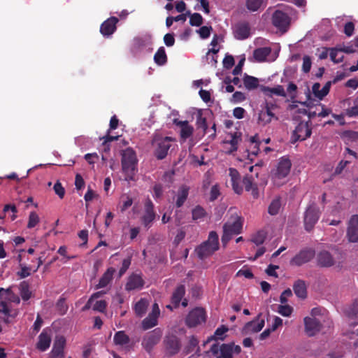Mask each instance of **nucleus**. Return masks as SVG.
Wrapping results in <instances>:
<instances>
[{
  "label": "nucleus",
  "instance_id": "nucleus-56",
  "mask_svg": "<svg viewBox=\"0 0 358 358\" xmlns=\"http://www.w3.org/2000/svg\"><path fill=\"white\" fill-rule=\"evenodd\" d=\"M234 63V59L232 55H227L223 59V66L227 69L232 68Z\"/></svg>",
  "mask_w": 358,
  "mask_h": 358
},
{
  "label": "nucleus",
  "instance_id": "nucleus-44",
  "mask_svg": "<svg viewBox=\"0 0 358 358\" xmlns=\"http://www.w3.org/2000/svg\"><path fill=\"white\" fill-rule=\"evenodd\" d=\"M266 238V233L264 231H259L255 234L251 238V241L257 246L262 245Z\"/></svg>",
  "mask_w": 358,
  "mask_h": 358
},
{
  "label": "nucleus",
  "instance_id": "nucleus-14",
  "mask_svg": "<svg viewBox=\"0 0 358 358\" xmlns=\"http://www.w3.org/2000/svg\"><path fill=\"white\" fill-rule=\"evenodd\" d=\"M346 237L350 243L358 242V215H352L348 224Z\"/></svg>",
  "mask_w": 358,
  "mask_h": 358
},
{
  "label": "nucleus",
  "instance_id": "nucleus-48",
  "mask_svg": "<svg viewBox=\"0 0 358 358\" xmlns=\"http://www.w3.org/2000/svg\"><path fill=\"white\" fill-rule=\"evenodd\" d=\"M189 24L192 26L199 27L203 24V17L201 14L194 13L189 17Z\"/></svg>",
  "mask_w": 358,
  "mask_h": 358
},
{
  "label": "nucleus",
  "instance_id": "nucleus-51",
  "mask_svg": "<svg viewBox=\"0 0 358 358\" xmlns=\"http://www.w3.org/2000/svg\"><path fill=\"white\" fill-rule=\"evenodd\" d=\"M345 115L349 117H358V103H355L352 107L348 108L345 111Z\"/></svg>",
  "mask_w": 358,
  "mask_h": 358
},
{
  "label": "nucleus",
  "instance_id": "nucleus-55",
  "mask_svg": "<svg viewBox=\"0 0 358 358\" xmlns=\"http://www.w3.org/2000/svg\"><path fill=\"white\" fill-rule=\"evenodd\" d=\"M311 59L309 56H304L303 58L302 71L304 73H308L311 69Z\"/></svg>",
  "mask_w": 358,
  "mask_h": 358
},
{
  "label": "nucleus",
  "instance_id": "nucleus-43",
  "mask_svg": "<svg viewBox=\"0 0 358 358\" xmlns=\"http://www.w3.org/2000/svg\"><path fill=\"white\" fill-rule=\"evenodd\" d=\"M329 56L331 60L336 64L341 62L344 57L341 54V49L336 48H330Z\"/></svg>",
  "mask_w": 358,
  "mask_h": 358
},
{
  "label": "nucleus",
  "instance_id": "nucleus-33",
  "mask_svg": "<svg viewBox=\"0 0 358 358\" xmlns=\"http://www.w3.org/2000/svg\"><path fill=\"white\" fill-rule=\"evenodd\" d=\"M241 141V133L234 132L231 134V139L229 141H224V143H229L230 148L227 151V153L231 154L236 151L238 149V145Z\"/></svg>",
  "mask_w": 358,
  "mask_h": 358
},
{
  "label": "nucleus",
  "instance_id": "nucleus-15",
  "mask_svg": "<svg viewBox=\"0 0 358 358\" xmlns=\"http://www.w3.org/2000/svg\"><path fill=\"white\" fill-rule=\"evenodd\" d=\"M305 331L308 336H313L318 333L322 327L321 322L315 317H306L303 319Z\"/></svg>",
  "mask_w": 358,
  "mask_h": 358
},
{
  "label": "nucleus",
  "instance_id": "nucleus-23",
  "mask_svg": "<svg viewBox=\"0 0 358 358\" xmlns=\"http://www.w3.org/2000/svg\"><path fill=\"white\" fill-rule=\"evenodd\" d=\"M243 229V219L236 216L233 222H227L223 226V229L227 230L234 235L241 233Z\"/></svg>",
  "mask_w": 358,
  "mask_h": 358
},
{
  "label": "nucleus",
  "instance_id": "nucleus-61",
  "mask_svg": "<svg viewBox=\"0 0 358 358\" xmlns=\"http://www.w3.org/2000/svg\"><path fill=\"white\" fill-rule=\"evenodd\" d=\"M106 306H107V303L105 301H103V300L97 301H96V303H94V305L93 306V310L103 313L106 310Z\"/></svg>",
  "mask_w": 358,
  "mask_h": 358
},
{
  "label": "nucleus",
  "instance_id": "nucleus-41",
  "mask_svg": "<svg viewBox=\"0 0 358 358\" xmlns=\"http://www.w3.org/2000/svg\"><path fill=\"white\" fill-rule=\"evenodd\" d=\"M196 126L197 129H201L203 134H205L208 129V124L206 118L203 117L202 113L199 111L196 115Z\"/></svg>",
  "mask_w": 358,
  "mask_h": 358
},
{
  "label": "nucleus",
  "instance_id": "nucleus-42",
  "mask_svg": "<svg viewBox=\"0 0 358 358\" xmlns=\"http://www.w3.org/2000/svg\"><path fill=\"white\" fill-rule=\"evenodd\" d=\"M157 324V317L149 314L142 322V327L144 330L151 329Z\"/></svg>",
  "mask_w": 358,
  "mask_h": 358
},
{
  "label": "nucleus",
  "instance_id": "nucleus-60",
  "mask_svg": "<svg viewBox=\"0 0 358 358\" xmlns=\"http://www.w3.org/2000/svg\"><path fill=\"white\" fill-rule=\"evenodd\" d=\"M350 162L348 160H341L338 166L336 167L334 174V175H339L341 174L343 171L344 170L345 167L350 164Z\"/></svg>",
  "mask_w": 358,
  "mask_h": 358
},
{
  "label": "nucleus",
  "instance_id": "nucleus-5",
  "mask_svg": "<svg viewBox=\"0 0 358 358\" xmlns=\"http://www.w3.org/2000/svg\"><path fill=\"white\" fill-rule=\"evenodd\" d=\"M162 332L159 328L147 333L143 338L142 346L148 353L151 352L154 347L160 341Z\"/></svg>",
  "mask_w": 358,
  "mask_h": 358
},
{
  "label": "nucleus",
  "instance_id": "nucleus-29",
  "mask_svg": "<svg viewBox=\"0 0 358 358\" xmlns=\"http://www.w3.org/2000/svg\"><path fill=\"white\" fill-rule=\"evenodd\" d=\"M189 190V188L185 185H182L179 187L175 204L177 208H180L183 206L188 197Z\"/></svg>",
  "mask_w": 358,
  "mask_h": 358
},
{
  "label": "nucleus",
  "instance_id": "nucleus-9",
  "mask_svg": "<svg viewBox=\"0 0 358 358\" xmlns=\"http://www.w3.org/2000/svg\"><path fill=\"white\" fill-rule=\"evenodd\" d=\"M315 256V251L312 248H305L299 251L291 260L290 264L300 266L309 262Z\"/></svg>",
  "mask_w": 358,
  "mask_h": 358
},
{
  "label": "nucleus",
  "instance_id": "nucleus-6",
  "mask_svg": "<svg viewBox=\"0 0 358 358\" xmlns=\"http://www.w3.org/2000/svg\"><path fill=\"white\" fill-rule=\"evenodd\" d=\"M163 344L166 355L170 357L178 354L181 348L180 338L172 334L164 337Z\"/></svg>",
  "mask_w": 358,
  "mask_h": 358
},
{
  "label": "nucleus",
  "instance_id": "nucleus-7",
  "mask_svg": "<svg viewBox=\"0 0 358 358\" xmlns=\"http://www.w3.org/2000/svg\"><path fill=\"white\" fill-rule=\"evenodd\" d=\"M206 319V311L202 308H196L192 310L185 319V324L189 327H194L205 322Z\"/></svg>",
  "mask_w": 358,
  "mask_h": 358
},
{
  "label": "nucleus",
  "instance_id": "nucleus-17",
  "mask_svg": "<svg viewBox=\"0 0 358 358\" xmlns=\"http://www.w3.org/2000/svg\"><path fill=\"white\" fill-rule=\"evenodd\" d=\"M234 38L238 40H245L250 36V27L247 22L237 23L233 28Z\"/></svg>",
  "mask_w": 358,
  "mask_h": 358
},
{
  "label": "nucleus",
  "instance_id": "nucleus-63",
  "mask_svg": "<svg viewBox=\"0 0 358 358\" xmlns=\"http://www.w3.org/2000/svg\"><path fill=\"white\" fill-rule=\"evenodd\" d=\"M153 196L155 199H159L162 196L163 187L161 184H155L153 187Z\"/></svg>",
  "mask_w": 358,
  "mask_h": 358
},
{
  "label": "nucleus",
  "instance_id": "nucleus-46",
  "mask_svg": "<svg viewBox=\"0 0 358 358\" xmlns=\"http://www.w3.org/2000/svg\"><path fill=\"white\" fill-rule=\"evenodd\" d=\"M192 219L194 220H197L203 218L206 215V212L205 209L201 206H196L194 208L192 209Z\"/></svg>",
  "mask_w": 358,
  "mask_h": 358
},
{
  "label": "nucleus",
  "instance_id": "nucleus-36",
  "mask_svg": "<svg viewBox=\"0 0 358 358\" xmlns=\"http://www.w3.org/2000/svg\"><path fill=\"white\" fill-rule=\"evenodd\" d=\"M155 62L159 65H164L167 62V56L164 47H160L154 55Z\"/></svg>",
  "mask_w": 358,
  "mask_h": 358
},
{
  "label": "nucleus",
  "instance_id": "nucleus-45",
  "mask_svg": "<svg viewBox=\"0 0 358 358\" xmlns=\"http://www.w3.org/2000/svg\"><path fill=\"white\" fill-rule=\"evenodd\" d=\"M264 0H247L246 7L252 12L258 10L263 5Z\"/></svg>",
  "mask_w": 358,
  "mask_h": 358
},
{
  "label": "nucleus",
  "instance_id": "nucleus-35",
  "mask_svg": "<svg viewBox=\"0 0 358 358\" xmlns=\"http://www.w3.org/2000/svg\"><path fill=\"white\" fill-rule=\"evenodd\" d=\"M229 329L224 325H222L221 327H218L214 334L210 337L208 338L206 342H210L212 341H217V340H222L223 341L224 339V334L228 331Z\"/></svg>",
  "mask_w": 358,
  "mask_h": 358
},
{
  "label": "nucleus",
  "instance_id": "nucleus-52",
  "mask_svg": "<svg viewBox=\"0 0 358 358\" xmlns=\"http://www.w3.org/2000/svg\"><path fill=\"white\" fill-rule=\"evenodd\" d=\"M212 29L211 27L203 26L197 31V32L201 38L206 39L210 36Z\"/></svg>",
  "mask_w": 358,
  "mask_h": 358
},
{
  "label": "nucleus",
  "instance_id": "nucleus-1",
  "mask_svg": "<svg viewBox=\"0 0 358 358\" xmlns=\"http://www.w3.org/2000/svg\"><path fill=\"white\" fill-rule=\"evenodd\" d=\"M137 158L133 149L128 148L122 153V169L125 176V180L134 181L137 173Z\"/></svg>",
  "mask_w": 358,
  "mask_h": 358
},
{
  "label": "nucleus",
  "instance_id": "nucleus-31",
  "mask_svg": "<svg viewBox=\"0 0 358 358\" xmlns=\"http://www.w3.org/2000/svg\"><path fill=\"white\" fill-rule=\"evenodd\" d=\"M185 294V287L183 285H178L171 296V303L174 308L179 307L180 303Z\"/></svg>",
  "mask_w": 358,
  "mask_h": 358
},
{
  "label": "nucleus",
  "instance_id": "nucleus-27",
  "mask_svg": "<svg viewBox=\"0 0 358 358\" xmlns=\"http://www.w3.org/2000/svg\"><path fill=\"white\" fill-rule=\"evenodd\" d=\"M243 184L245 187V189L247 192H250L254 199H257L259 197V189L257 185L254 182L253 178L252 176H245L243 178Z\"/></svg>",
  "mask_w": 358,
  "mask_h": 358
},
{
  "label": "nucleus",
  "instance_id": "nucleus-54",
  "mask_svg": "<svg viewBox=\"0 0 358 358\" xmlns=\"http://www.w3.org/2000/svg\"><path fill=\"white\" fill-rule=\"evenodd\" d=\"M53 189H54V191L55 192V194L57 195H58V196L60 198V199H62L64 196V194H65V189L64 188L62 187V184L60 182L57 181L55 185H54V187H53Z\"/></svg>",
  "mask_w": 358,
  "mask_h": 358
},
{
  "label": "nucleus",
  "instance_id": "nucleus-59",
  "mask_svg": "<svg viewBox=\"0 0 358 358\" xmlns=\"http://www.w3.org/2000/svg\"><path fill=\"white\" fill-rule=\"evenodd\" d=\"M270 92L275 95L285 97L287 96L284 87L282 85H278L275 87L271 88Z\"/></svg>",
  "mask_w": 358,
  "mask_h": 358
},
{
  "label": "nucleus",
  "instance_id": "nucleus-16",
  "mask_svg": "<svg viewBox=\"0 0 358 358\" xmlns=\"http://www.w3.org/2000/svg\"><path fill=\"white\" fill-rule=\"evenodd\" d=\"M317 265L322 268H329L335 264L332 255L327 250H322L316 255Z\"/></svg>",
  "mask_w": 358,
  "mask_h": 358
},
{
  "label": "nucleus",
  "instance_id": "nucleus-20",
  "mask_svg": "<svg viewBox=\"0 0 358 358\" xmlns=\"http://www.w3.org/2000/svg\"><path fill=\"white\" fill-rule=\"evenodd\" d=\"M173 124L180 128V138L183 140H186L189 138L194 131V128L190 125L187 120H180L177 118L173 119Z\"/></svg>",
  "mask_w": 358,
  "mask_h": 358
},
{
  "label": "nucleus",
  "instance_id": "nucleus-26",
  "mask_svg": "<svg viewBox=\"0 0 358 358\" xmlns=\"http://www.w3.org/2000/svg\"><path fill=\"white\" fill-rule=\"evenodd\" d=\"M345 314L352 320L351 324L356 326L358 324V301L355 300L350 306L345 309Z\"/></svg>",
  "mask_w": 358,
  "mask_h": 358
},
{
  "label": "nucleus",
  "instance_id": "nucleus-49",
  "mask_svg": "<svg viewBox=\"0 0 358 358\" xmlns=\"http://www.w3.org/2000/svg\"><path fill=\"white\" fill-rule=\"evenodd\" d=\"M199 340L194 336H191L189 339V343L186 346V353H190L194 350L198 346Z\"/></svg>",
  "mask_w": 358,
  "mask_h": 358
},
{
  "label": "nucleus",
  "instance_id": "nucleus-34",
  "mask_svg": "<svg viewBox=\"0 0 358 358\" xmlns=\"http://www.w3.org/2000/svg\"><path fill=\"white\" fill-rule=\"evenodd\" d=\"M281 206L282 203L280 197H275L269 204L268 208V213L271 215H276L279 213Z\"/></svg>",
  "mask_w": 358,
  "mask_h": 358
},
{
  "label": "nucleus",
  "instance_id": "nucleus-50",
  "mask_svg": "<svg viewBox=\"0 0 358 358\" xmlns=\"http://www.w3.org/2000/svg\"><path fill=\"white\" fill-rule=\"evenodd\" d=\"M292 308L289 305H280L278 312L282 316L288 317L292 313Z\"/></svg>",
  "mask_w": 358,
  "mask_h": 358
},
{
  "label": "nucleus",
  "instance_id": "nucleus-2",
  "mask_svg": "<svg viewBox=\"0 0 358 358\" xmlns=\"http://www.w3.org/2000/svg\"><path fill=\"white\" fill-rule=\"evenodd\" d=\"M219 250V238L216 231H211L208 239L196 248L195 252L200 259L211 256Z\"/></svg>",
  "mask_w": 358,
  "mask_h": 358
},
{
  "label": "nucleus",
  "instance_id": "nucleus-53",
  "mask_svg": "<svg viewBox=\"0 0 358 358\" xmlns=\"http://www.w3.org/2000/svg\"><path fill=\"white\" fill-rule=\"evenodd\" d=\"M109 132L110 131H108V134L106 136H105L104 137H103V145H104L105 151L109 150V146L108 145V143L116 141L119 138V136H110L109 134Z\"/></svg>",
  "mask_w": 358,
  "mask_h": 358
},
{
  "label": "nucleus",
  "instance_id": "nucleus-39",
  "mask_svg": "<svg viewBox=\"0 0 358 358\" xmlns=\"http://www.w3.org/2000/svg\"><path fill=\"white\" fill-rule=\"evenodd\" d=\"M20 296L24 301L29 300L31 296V292L29 290V284L27 281H22L19 287Z\"/></svg>",
  "mask_w": 358,
  "mask_h": 358
},
{
  "label": "nucleus",
  "instance_id": "nucleus-32",
  "mask_svg": "<svg viewBox=\"0 0 358 358\" xmlns=\"http://www.w3.org/2000/svg\"><path fill=\"white\" fill-rule=\"evenodd\" d=\"M271 48L269 47H263L255 49L253 51V57L255 61L263 62L266 61V57L271 54Z\"/></svg>",
  "mask_w": 358,
  "mask_h": 358
},
{
  "label": "nucleus",
  "instance_id": "nucleus-58",
  "mask_svg": "<svg viewBox=\"0 0 358 358\" xmlns=\"http://www.w3.org/2000/svg\"><path fill=\"white\" fill-rule=\"evenodd\" d=\"M237 277L244 276L245 278L252 279L254 277L253 273L249 268L240 269L236 274Z\"/></svg>",
  "mask_w": 358,
  "mask_h": 358
},
{
  "label": "nucleus",
  "instance_id": "nucleus-62",
  "mask_svg": "<svg viewBox=\"0 0 358 358\" xmlns=\"http://www.w3.org/2000/svg\"><path fill=\"white\" fill-rule=\"evenodd\" d=\"M355 30V24L352 22H347L344 26V33L347 36H351Z\"/></svg>",
  "mask_w": 358,
  "mask_h": 358
},
{
  "label": "nucleus",
  "instance_id": "nucleus-57",
  "mask_svg": "<svg viewBox=\"0 0 358 358\" xmlns=\"http://www.w3.org/2000/svg\"><path fill=\"white\" fill-rule=\"evenodd\" d=\"M220 194V187L218 185H215L211 187L210 192V201H213L216 200Z\"/></svg>",
  "mask_w": 358,
  "mask_h": 358
},
{
  "label": "nucleus",
  "instance_id": "nucleus-64",
  "mask_svg": "<svg viewBox=\"0 0 358 358\" xmlns=\"http://www.w3.org/2000/svg\"><path fill=\"white\" fill-rule=\"evenodd\" d=\"M56 305L57 308L62 312V314H64L66 312L68 306L65 303V298L60 297Z\"/></svg>",
  "mask_w": 358,
  "mask_h": 358
},
{
  "label": "nucleus",
  "instance_id": "nucleus-11",
  "mask_svg": "<svg viewBox=\"0 0 358 358\" xmlns=\"http://www.w3.org/2000/svg\"><path fill=\"white\" fill-rule=\"evenodd\" d=\"M234 343L212 345L210 351L217 358H233Z\"/></svg>",
  "mask_w": 358,
  "mask_h": 358
},
{
  "label": "nucleus",
  "instance_id": "nucleus-19",
  "mask_svg": "<svg viewBox=\"0 0 358 358\" xmlns=\"http://www.w3.org/2000/svg\"><path fill=\"white\" fill-rule=\"evenodd\" d=\"M119 20L116 17H110L105 20L100 27V32L103 36L112 35L116 30V24Z\"/></svg>",
  "mask_w": 358,
  "mask_h": 358
},
{
  "label": "nucleus",
  "instance_id": "nucleus-25",
  "mask_svg": "<svg viewBox=\"0 0 358 358\" xmlns=\"http://www.w3.org/2000/svg\"><path fill=\"white\" fill-rule=\"evenodd\" d=\"M229 176L231 178V186L233 190L237 194H241L243 192V187L241 185V176L238 171L234 168L229 169Z\"/></svg>",
  "mask_w": 358,
  "mask_h": 358
},
{
  "label": "nucleus",
  "instance_id": "nucleus-8",
  "mask_svg": "<svg viewBox=\"0 0 358 358\" xmlns=\"http://www.w3.org/2000/svg\"><path fill=\"white\" fill-rule=\"evenodd\" d=\"M320 217L319 208L315 205H310L304 214V226L307 231H310Z\"/></svg>",
  "mask_w": 358,
  "mask_h": 358
},
{
  "label": "nucleus",
  "instance_id": "nucleus-12",
  "mask_svg": "<svg viewBox=\"0 0 358 358\" xmlns=\"http://www.w3.org/2000/svg\"><path fill=\"white\" fill-rule=\"evenodd\" d=\"M156 213L154 210V204L150 199H147L144 204V213L141 217L143 226L149 229L155 220Z\"/></svg>",
  "mask_w": 358,
  "mask_h": 358
},
{
  "label": "nucleus",
  "instance_id": "nucleus-3",
  "mask_svg": "<svg viewBox=\"0 0 358 358\" xmlns=\"http://www.w3.org/2000/svg\"><path fill=\"white\" fill-rule=\"evenodd\" d=\"M174 139L169 136L162 137L155 135L152 141L153 153L158 160L164 159L168 155V152L171 147V143Z\"/></svg>",
  "mask_w": 358,
  "mask_h": 358
},
{
  "label": "nucleus",
  "instance_id": "nucleus-24",
  "mask_svg": "<svg viewBox=\"0 0 358 358\" xmlns=\"http://www.w3.org/2000/svg\"><path fill=\"white\" fill-rule=\"evenodd\" d=\"M144 281L141 276L138 274L131 275L127 280L125 285V289L127 291H131L134 289H139L143 287Z\"/></svg>",
  "mask_w": 358,
  "mask_h": 358
},
{
  "label": "nucleus",
  "instance_id": "nucleus-38",
  "mask_svg": "<svg viewBox=\"0 0 358 358\" xmlns=\"http://www.w3.org/2000/svg\"><path fill=\"white\" fill-rule=\"evenodd\" d=\"M148 306L147 300L141 299L134 306L136 315L138 317H142L146 313Z\"/></svg>",
  "mask_w": 358,
  "mask_h": 358
},
{
  "label": "nucleus",
  "instance_id": "nucleus-21",
  "mask_svg": "<svg viewBox=\"0 0 358 358\" xmlns=\"http://www.w3.org/2000/svg\"><path fill=\"white\" fill-rule=\"evenodd\" d=\"M66 344V339L64 336L57 337L53 344L50 352V358H64V348Z\"/></svg>",
  "mask_w": 358,
  "mask_h": 358
},
{
  "label": "nucleus",
  "instance_id": "nucleus-28",
  "mask_svg": "<svg viewBox=\"0 0 358 358\" xmlns=\"http://www.w3.org/2000/svg\"><path fill=\"white\" fill-rule=\"evenodd\" d=\"M293 290L297 297L301 299L307 297V285L303 280H296L293 285Z\"/></svg>",
  "mask_w": 358,
  "mask_h": 358
},
{
  "label": "nucleus",
  "instance_id": "nucleus-13",
  "mask_svg": "<svg viewBox=\"0 0 358 358\" xmlns=\"http://www.w3.org/2000/svg\"><path fill=\"white\" fill-rule=\"evenodd\" d=\"M312 134L311 128L309 127L308 122H301L296 127L293 135L292 138L293 141L296 142L297 141H304L307 138L310 137Z\"/></svg>",
  "mask_w": 358,
  "mask_h": 358
},
{
  "label": "nucleus",
  "instance_id": "nucleus-22",
  "mask_svg": "<svg viewBox=\"0 0 358 358\" xmlns=\"http://www.w3.org/2000/svg\"><path fill=\"white\" fill-rule=\"evenodd\" d=\"M51 343L50 330L45 329L38 336V341L36 343V348L40 351L47 350Z\"/></svg>",
  "mask_w": 358,
  "mask_h": 358
},
{
  "label": "nucleus",
  "instance_id": "nucleus-30",
  "mask_svg": "<svg viewBox=\"0 0 358 358\" xmlns=\"http://www.w3.org/2000/svg\"><path fill=\"white\" fill-rule=\"evenodd\" d=\"M115 272L114 268H108L100 278L99 283L96 285V289L106 287L112 281Z\"/></svg>",
  "mask_w": 358,
  "mask_h": 358
},
{
  "label": "nucleus",
  "instance_id": "nucleus-40",
  "mask_svg": "<svg viewBox=\"0 0 358 358\" xmlns=\"http://www.w3.org/2000/svg\"><path fill=\"white\" fill-rule=\"evenodd\" d=\"M114 343L118 345H124L129 342V337L123 331H119L115 333L113 337Z\"/></svg>",
  "mask_w": 358,
  "mask_h": 358
},
{
  "label": "nucleus",
  "instance_id": "nucleus-37",
  "mask_svg": "<svg viewBox=\"0 0 358 358\" xmlns=\"http://www.w3.org/2000/svg\"><path fill=\"white\" fill-rule=\"evenodd\" d=\"M243 83L247 90H252L258 87L259 80L255 77L245 74Z\"/></svg>",
  "mask_w": 358,
  "mask_h": 358
},
{
  "label": "nucleus",
  "instance_id": "nucleus-18",
  "mask_svg": "<svg viewBox=\"0 0 358 358\" xmlns=\"http://www.w3.org/2000/svg\"><path fill=\"white\" fill-rule=\"evenodd\" d=\"M264 324V320L263 319L260 320L259 315H258L255 319L245 324L242 329V334L247 335L252 333H257L263 329Z\"/></svg>",
  "mask_w": 358,
  "mask_h": 358
},
{
  "label": "nucleus",
  "instance_id": "nucleus-47",
  "mask_svg": "<svg viewBox=\"0 0 358 358\" xmlns=\"http://www.w3.org/2000/svg\"><path fill=\"white\" fill-rule=\"evenodd\" d=\"M39 216L35 211H32L29 213V220L27 227L28 229H32L35 227L39 223Z\"/></svg>",
  "mask_w": 358,
  "mask_h": 358
},
{
  "label": "nucleus",
  "instance_id": "nucleus-10",
  "mask_svg": "<svg viewBox=\"0 0 358 358\" xmlns=\"http://www.w3.org/2000/svg\"><path fill=\"white\" fill-rule=\"evenodd\" d=\"M273 24L282 32H286L290 24V17L285 13L277 10L272 16Z\"/></svg>",
  "mask_w": 358,
  "mask_h": 358
},
{
  "label": "nucleus",
  "instance_id": "nucleus-4",
  "mask_svg": "<svg viewBox=\"0 0 358 358\" xmlns=\"http://www.w3.org/2000/svg\"><path fill=\"white\" fill-rule=\"evenodd\" d=\"M291 166L292 163L288 158L283 157L280 159L276 169L271 172V178L275 185L280 186L282 184L281 180L289 175Z\"/></svg>",
  "mask_w": 358,
  "mask_h": 358
}]
</instances>
